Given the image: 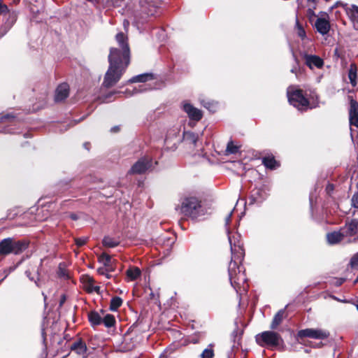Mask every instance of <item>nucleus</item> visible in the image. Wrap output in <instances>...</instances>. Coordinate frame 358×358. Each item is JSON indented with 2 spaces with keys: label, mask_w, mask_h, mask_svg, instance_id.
<instances>
[{
  "label": "nucleus",
  "mask_w": 358,
  "mask_h": 358,
  "mask_svg": "<svg viewBox=\"0 0 358 358\" xmlns=\"http://www.w3.org/2000/svg\"><path fill=\"white\" fill-rule=\"evenodd\" d=\"M285 311L284 309L280 310L274 316L271 324V329H275L281 324L285 317Z\"/></svg>",
  "instance_id": "nucleus-18"
},
{
  "label": "nucleus",
  "mask_w": 358,
  "mask_h": 358,
  "mask_svg": "<svg viewBox=\"0 0 358 358\" xmlns=\"http://www.w3.org/2000/svg\"><path fill=\"white\" fill-rule=\"evenodd\" d=\"M127 277L131 280H134L141 275V271L137 267H131L127 271Z\"/></svg>",
  "instance_id": "nucleus-26"
},
{
  "label": "nucleus",
  "mask_w": 358,
  "mask_h": 358,
  "mask_svg": "<svg viewBox=\"0 0 358 358\" xmlns=\"http://www.w3.org/2000/svg\"><path fill=\"white\" fill-rule=\"evenodd\" d=\"M123 24H124V28L126 29L129 26V22L127 20H124L123 22Z\"/></svg>",
  "instance_id": "nucleus-45"
},
{
  "label": "nucleus",
  "mask_w": 358,
  "mask_h": 358,
  "mask_svg": "<svg viewBox=\"0 0 358 358\" xmlns=\"http://www.w3.org/2000/svg\"><path fill=\"white\" fill-rule=\"evenodd\" d=\"M69 94V87L66 83L59 85L55 91V100L56 102L62 101Z\"/></svg>",
  "instance_id": "nucleus-13"
},
{
  "label": "nucleus",
  "mask_w": 358,
  "mask_h": 358,
  "mask_svg": "<svg viewBox=\"0 0 358 358\" xmlns=\"http://www.w3.org/2000/svg\"><path fill=\"white\" fill-rule=\"evenodd\" d=\"M145 90V88L143 85H141L139 90H134V92L132 93H131L130 94L132 95L134 94H136V93H138V92H143Z\"/></svg>",
  "instance_id": "nucleus-40"
},
{
  "label": "nucleus",
  "mask_w": 358,
  "mask_h": 358,
  "mask_svg": "<svg viewBox=\"0 0 358 358\" xmlns=\"http://www.w3.org/2000/svg\"><path fill=\"white\" fill-rule=\"evenodd\" d=\"M152 168V160L149 158L143 157L136 162L129 170V173L141 174Z\"/></svg>",
  "instance_id": "nucleus-8"
},
{
  "label": "nucleus",
  "mask_w": 358,
  "mask_h": 358,
  "mask_svg": "<svg viewBox=\"0 0 358 358\" xmlns=\"http://www.w3.org/2000/svg\"><path fill=\"white\" fill-rule=\"evenodd\" d=\"M71 350L76 351V353L80 355L84 354L86 351L85 344L80 341L74 343L71 345Z\"/></svg>",
  "instance_id": "nucleus-25"
},
{
  "label": "nucleus",
  "mask_w": 358,
  "mask_h": 358,
  "mask_svg": "<svg viewBox=\"0 0 358 358\" xmlns=\"http://www.w3.org/2000/svg\"><path fill=\"white\" fill-rule=\"evenodd\" d=\"M352 203L355 208H358V192L353 195L352 198Z\"/></svg>",
  "instance_id": "nucleus-35"
},
{
  "label": "nucleus",
  "mask_w": 358,
  "mask_h": 358,
  "mask_svg": "<svg viewBox=\"0 0 358 358\" xmlns=\"http://www.w3.org/2000/svg\"><path fill=\"white\" fill-rule=\"evenodd\" d=\"M343 281H338L339 285H341Z\"/></svg>",
  "instance_id": "nucleus-54"
},
{
  "label": "nucleus",
  "mask_w": 358,
  "mask_h": 358,
  "mask_svg": "<svg viewBox=\"0 0 358 358\" xmlns=\"http://www.w3.org/2000/svg\"><path fill=\"white\" fill-rule=\"evenodd\" d=\"M358 222L356 220H351L342 228V231L345 236H351L355 235L357 231Z\"/></svg>",
  "instance_id": "nucleus-15"
},
{
  "label": "nucleus",
  "mask_w": 358,
  "mask_h": 358,
  "mask_svg": "<svg viewBox=\"0 0 358 358\" xmlns=\"http://www.w3.org/2000/svg\"><path fill=\"white\" fill-rule=\"evenodd\" d=\"M231 252V260L229 266V275L231 285L235 289H240L246 282L244 271L241 268V263L244 257V250L240 234L236 233L228 236Z\"/></svg>",
  "instance_id": "nucleus-2"
},
{
  "label": "nucleus",
  "mask_w": 358,
  "mask_h": 358,
  "mask_svg": "<svg viewBox=\"0 0 358 358\" xmlns=\"http://www.w3.org/2000/svg\"><path fill=\"white\" fill-rule=\"evenodd\" d=\"M177 210L185 217L196 219L203 215L201 201L194 196H185L180 199V204Z\"/></svg>",
  "instance_id": "nucleus-3"
},
{
  "label": "nucleus",
  "mask_w": 358,
  "mask_h": 358,
  "mask_svg": "<svg viewBox=\"0 0 358 358\" xmlns=\"http://www.w3.org/2000/svg\"><path fill=\"white\" fill-rule=\"evenodd\" d=\"M88 318L92 326H96L102 323V317L96 312L89 313Z\"/></svg>",
  "instance_id": "nucleus-20"
},
{
  "label": "nucleus",
  "mask_w": 358,
  "mask_h": 358,
  "mask_svg": "<svg viewBox=\"0 0 358 358\" xmlns=\"http://www.w3.org/2000/svg\"><path fill=\"white\" fill-rule=\"evenodd\" d=\"M116 40L120 48H111L108 56L109 68L106 71L103 85L110 87L120 79L126 68L129 64V48L127 37L122 33L116 35Z\"/></svg>",
  "instance_id": "nucleus-1"
},
{
  "label": "nucleus",
  "mask_w": 358,
  "mask_h": 358,
  "mask_svg": "<svg viewBox=\"0 0 358 358\" xmlns=\"http://www.w3.org/2000/svg\"><path fill=\"white\" fill-rule=\"evenodd\" d=\"M182 108L184 111L187 114L190 120L199 121L201 119V111L199 109L194 107L192 104L189 103H184Z\"/></svg>",
  "instance_id": "nucleus-9"
},
{
  "label": "nucleus",
  "mask_w": 358,
  "mask_h": 358,
  "mask_svg": "<svg viewBox=\"0 0 358 358\" xmlns=\"http://www.w3.org/2000/svg\"><path fill=\"white\" fill-rule=\"evenodd\" d=\"M349 119L351 127H358V102L352 99L350 100Z\"/></svg>",
  "instance_id": "nucleus-11"
},
{
  "label": "nucleus",
  "mask_w": 358,
  "mask_h": 358,
  "mask_svg": "<svg viewBox=\"0 0 358 358\" xmlns=\"http://www.w3.org/2000/svg\"><path fill=\"white\" fill-rule=\"evenodd\" d=\"M333 189H334V185H333L329 184L327 186V191L328 192V193H330V192L333 191Z\"/></svg>",
  "instance_id": "nucleus-44"
},
{
  "label": "nucleus",
  "mask_w": 358,
  "mask_h": 358,
  "mask_svg": "<svg viewBox=\"0 0 358 358\" xmlns=\"http://www.w3.org/2000/svg\"><path fill=\"white\" fill-rule=\"evenodd\" d=\"M87 238H76L75 241H76V243L78 246L80 247V246H83L84 245L86 242H87Z\"/></svg>",
  "instance_id": "nucleus-34"
},
{
  "label": "nucleus",
  "mask_w": 358,
  "mask_h": 358,
  "mask_svg": "<svg viewBox=\"0 0 358 358\" xmlns=\"http://www.w3.org/2000/svg\"><path fill=\"white\" fill-rule=\"evenodd\" d=\"M300 338H311L315 339H324L329 337V333L323 329H306L300 330L298 334Z\"/></svg>",
  "instance_id": "nucleus-7"
},
{
  "label": "nucleus",
  "mask_w": 358,
  "mask_h": 358,
  "mask_svg": "<svg viewBox=\"0 0 358 358\" xmlns=\"http://www.w3.org/2000/svg\"><path fill=\"white\" fill-rule=\"evenodd\" d=\"M57 273L60 278H63L64 279H69L70 278L69 274L64 268V264H59Z\"/></svg>",
  "instance_id": "nucleus-30"
},
{
  "label": "nucleus",
  "mask_w": 358,
  "mask_h": 358,
  "mask_svg": "<svg viewBox=\"0 0 358 358\" xmlns=\"http://www.w3.org/2000/svg\"><path fill=\"white\" fill-rule=\"evenodd\" d=\"M348 78L350 80V83L352 86L355 87L357 85V66L355 63H352L350 65L349 71H348Z\"/></svg>",
  "instance_id": "nucleus-17"
},
{
  "label": "nucleus",
  "mask_w": 358,
  "mask_h": 358,
  "mask_svg": "<svg viewBox=\"0 0 358 358\" xmlns=\"http://www.w3.org/2000/svg\"><path fill=\"white\" fill-rule=\"evenodd\" d=\"M99 262L102 263L106 268L107 270L113 271L112 264H111V257L106 253H103L99 257Z\"/></svg>",
  "instance_id": "nucleus-23"
},
{
  "label": "nucleus",
  "mask_w": 358,
  "mask_h": 358,
  "mask_svg": "<svg viewBox=\"0 0 358 358\" xmlns=\"http://www.w3.org/2000/svg\"><path fill=\"white\" fill-rule=\"evenodd\" d=\"M153 79L152 74L145 73L133 77L129 80L130 83H144Z\"/></svg>",
  "instance_id": "nucleus-19"
},
{
  "label": "nucleus",
  "mask_w": 358,
  "mask_h": 358,
  "mask_svg": "<svg viewBox=\"0 0 358 358\" xmlns=\"http://www.w3.org/2000/svg\"><path fill=\"white\" fill-rule=\"evenodd\" d=\"M184 141L190 145H195L198 141V136L192 132H184Z\"/></svg>",
  "instance_id": "nucleus-21"
},
{
  "label": "nucleus",
  "mask_w": 358,
  "mask_h": 358,
  "mask_svg": "<svg viewBox=\"0 0 358 358\" xmlns=\"http://www.w3.org/2000/svg\"><path fill=\"white\" fill-rule=\"evenodd\" d=\"M122 303V299L119 296L112 298L110 304V309L111 310H116Z\"/></svg>",
  "instance_id": "nucleus-28"
},
{
  "label": "nucleus",
  "mask_w": 358,
  "mask_h": 358,
  "mask_svg": "<svg viewBox=\"0 0 358 358\" xmlns=\"http://www.w3.org/2000/svg\"><path fill=\"white\" fill-rule=\"evenodd\" d=\"M108 268L106 267V268H101L98 269V272L101 275H105L106 271H111L110 270H107Z\"/></svg>",
  "instance_id": "nucleus-41"
},
{
  "label": "nucleus",
  "mask_w": 358,
  "mask_h": 358,
  "mask_svg": "<svg viewBox=\"0 0 358 358\" xmlns=\"http://www.w3.org/2000/svg\"><path fill=\"white\" fill-rule=\"evenodd\" d=\"M315 26L317 31L322 35L327 34L330 29L329 22L325 18H317Z\"/></svg>",
  "instance_id": "nucleus-14"
},
{
  "label": "nucleus",
  "mask_w": 358,
  "mask_h": 358,
  "mask_svg": "<svg viewBox=\"0 0 358 358\" xmlns=\"http://www.w3.org/2000/svg\"><path fill=\"white\" fill-rule=\"evenodd\" d=\"M350 265L352 268H358V252L351 259Z\"/></svg>",
  "instance_id": "nucleus-33"
},
{
  "label": "nucleus",
  "mask_w": 358,
  "mask_h": 358,
  "mask_svg": "<svg viewBox=\"0 0 358 358\" xmlns=\"http://www.w3.org/2000/svg\"><path fill=\"white\" fill-rule=\"evenodd\" d=\"M356 307H357V310H358V305H357V306H356Z\"/></svg>",
  "instance_id": "nucleus-55"
},
{
  "label": "nucleus",
  "mask_w": 358,
  "mask_h": 358,
  "mask_svg": "<svg viewBox=\"0 0 358 358\" xmlns=\"http://www.w3.org/2000/svg\"><path fill=\"white\" fill-rule=\"evenodd\" d=\"M357 187H358V182H357Z\"/></svg>",
  "instance_id": "nucleus-56"
},
{
  "label": "nucleus",
  "mask_w": 358,
  "mask_h": 358,
  "mask_svg": "<svg viewBox=\"0 0 358 358\" xmlns=\"http://www.w3.org/2000/svg\"><path fill=\"white\" fill-rule=\"evenodd\" d=\"M296 27L299 36H300L301 38H304L306 36V31L302 26L299 24L298 20H296Z\"/></svg>",
  "instance_id": "nucleus-32"
},
{
  "label": "nucleus",
  "mask_w": 358,
  "mask_h": 358,
  "mask_svg": "<svg viewBox=\"0 0 358 358\" xmlns=\"http://www.w3.org/2000/svg\"><path fill=\"white\" fill-rule=\"evenodd\" d=\"M256 341L261 346H278L283 342L280 335L272 331H266L257 334Z\"/></svg>",
  "instance_id": "nucleus-5"
},
{
  "label": "nucleus",
  "mask_w": 358,
  "mask_h": 358,
  "mask_svg": "<svg viewBox=\"0 0 358 358\" xmlns=\"http://www.w3.org/2000/svg\"><path fill=\"white\" fill-rule=\"evenodd\" d=\"M233 337H234V344L233 345L234 348L236 347V340L237 339V346L239 345V341H240V338L238 337L237 336V333L236 332H234L233 334H232Z\"/></svg>",
  "instance_id": "nucleus-37"
},
{
  "label": "nucleus",
  "mask_w": 358,
  "mask_h": 358,
  "mask_svg": "<svg viewBox=\"0 0 358 358\" xmlns=\"http://www.w3.org/2000/svg\"><path fill=\"white\" fill-rule=\"evenodd\" d=\"M26 274L29 278V271H26Z\"/></svg>",
  "instance_id": "nucleus-49"
},
{
  "label": "nucleus",
  "mask_w": 358,
  "mask_h": 358,
  "mask_svg": "<svg viewBox=\"0 0 358 358\" xmlns=\"http://www.w3.org/2000/svg\"><path fill=\"white\" fill-rule=\"evenodd\" d=\"M262 162L266 167L271 169H274L279 166L275 159L272 157H264Z\"/></svg>",
  "instance_id": "nucleus-24"
},
{
  "label": "nucleus",
  "mask_w": 358,
  "mask_h": 358,
  "mask_svg": "<svg viewBox=\"0 0 358 358\" xmlns=\"http://www.w3.org/2000/svg\"><path fill=\"white\" fill-rule=\"evenodd\" d=\"M345 10L354 27L358 29V6L355 4L345 6Z\"/></svg>",
  "instance_id": "nucleus-12"
},
{
  "label": "nucleus",
  "mask_w": 358,
  "mask_h": 358,
  "mask_svg": "<svg viewBox=\"0 0 358 358\" xmlns=\"http://www.w3.org/2000/svg\"><path fill=\"white\" fill-rule=\"evenodd\" d=\"M204 106H205L206 108H210V106H207V105L204 104Z\"/></svg>",
  "instance_id": "nucleus-51"
},
{
  "label": "nucleus",
  "mask_w": 358,
  "mask_h": 358,
  "mask_svg": "<svg viewBox=\"0 0 358 358\" xmlns=\"http://www.w3.org/2000/svg\"><path fill=\"white\" fill-rule=\"evenodd\" d=\"M306 64L311 69L314 67L320 69L324 64L323 60L318 56L308 55L306 53L303 55Z\"/></svg>",
  "instance_id": "nucleus-10"
},
{
  "label": "nucleus",
  "mask_w": 358,
  "mask_h": 358,
  "mask_svg": "<svg viewBox=\"0 0 358 358\" xmlns=\"http://www.w3.org/2000/svg\"><path fill=\"white\" fill-rule=\"evenodd\" d=\"M287 97L289 103L299 110H305L308 106V101L303 96L301 90L290 87L287 90Z\"/></svg>",
  "instance_id": "nucleus-6"
},
{
  "label": "nucleus",
  "mask_w": 358,
  "mask_h": 358,
  "mask_svg": "<svg viewBox=\"0 0 358 358\" xmlns=\"http://www.w3.org/2000/svg\"><path fill=\"white\" fill-rule=\"evenodd\" d=\"M292 71V73H294V72H295V70L293 69H292V71Z\"/></svg>",
  "instance_id": "nucleus-53"
},
{
  "label": "nucleus",
  "mask_w": 358,
  "mask_h": 358,
  "mask_svg": "<svg viewBox=\"0 0 358 358\" xmlns=\"http://www.w3.org/2000/svg\"><path fill=\"white\" fill-rule=\"evenodd\" d=\"M8 10V7L0 1V13H7Z\"/></svg>",
  "instance_id": "nucleus-36"
},
{
  "label": "nucleus",
  "mask_w": 358,
  "mask_h": 358,
  "mask_svg": "<svg viewBox=\"0 0 358 358\" xmlns=\"http://www.w3.org/2000/svg\"><path fill=\"white\" fill-rule=\"evenodd\" d=\"M88 280H89V282H90V286H91V285H92V283L93 282V279H92V278H89ZM99 287H96H96H93V286H92V287H90V290H91V291L98 292V291H99Z\"/></svg>",
  "instance_id": "nucleus-38"
},
{
  "label": "nucleus",
  "mask_w": 358,
  "mask_h": 358,
  "mask_svg": "<svg viewBox=\"0 0 358 358\" xmlns=\"http://www.w3.org/2000/svg\"><path fill=\"white\" fill-rule=\"evenodd\" d=\"M226 151L229 154H235L238 151V147L235 145L232 142H230L227 145Z\"/></svg>",
  "instance_id": "nucleus-31"
},
{
  "label": "nucleus",
  "mask_w": 358,
  "mask_h": 358,
  "mask_svg": "<svg viewBox=\"0 0 358 358\" xmlns=\"http://www.w3.org/2000/svg\"><path fill=\"white\" fill-rule=\"evenodd\" d=\"M66 300L65 296H63L61 301H60V306H62Z\"/></svg>",
  "instance_id": "nucleus-46"
},
{
  "label": "nucleus",
  "mask_w": 358,
  "mask_h": 358,
  "mask_svg": "<svg viewBox=\"0 0 358 358\" xmlns=\"http://www.w3.org/2000/svg\"><path fill=\"white\" fill-rule=\"evenodd\" d=\"M102 322L106 327H111L115 324V320L113 315L107 314L102 317Z\"/></svg>",
  "instance_id": "nucleus-27"
},
{
  "label": "nucleus",
  "mask_w": 358,
  "mask_h": 358,
  "mask_svg": "<svg viewBox=\"0 0 358 358\" xmlns=\"http://www.w3.org/2000/svg\"><path fill=\"white\" fill-rule=\"evenodd\" d=\"M357 282H358V277L357 278V279L355 281V283H357Z\"/></svg>",
  "instance_id": "nucleus-52"
},
{
  "label": "nucleus",
  "mask_w": 358,
  "mask_h": 358,
  "mask_svg": "<svg viewBox=\"0 0 358 358\" xmlns=\"http://www.w3.org/2000/svg\"><path fill=\"white\" fill-rule=\"evenodd\" d=\"M213 357L214 351L211 345L206 348L201 355V358H213Z\"/></svg>",
  "instance_id": "nucleus-29"
},
{
  "label": "nucleus",
  "mask_w": 358,
  "mask_h": 358,
  "mask_svg": "<svg viewBox=\"0 0 358 358\" xmlns=\"http://www.w3.org/2000/svg\"><path fill=\"white\" fill-rule=\"evenodd\" d=\"M120 131V127L119 126H115L110 129L111 132H117Z\"/></svg>",
  "instance_id": "nucleus-43"
},
{
  "label": "nucleus",
  "mask_w": 358,
  "mask_h": 358,
  "mask_svg": "<svg viewBox=\"0 0 358 358\" xmlns=\"http://www.w3.org/2000/svg\"><path fill=\"white\" fill-rule=\"evenodd\" d=\"M308 15L310 18H311L312 17H315V14L313 10L311 9V8H309L308 10Z\"/></svg>",
  "instance_id": "nucleus-42"
},
{
  "label": "nucleus",
  "mask_w": 358,
  "mask_h": 358,
  "mask_svg": "<svg viewBox=\"0 0 358 358\" xmlns=\"http://www.w3.org/2000/svg\"><path fill=\"white\" fill-rule=\"evenodd\" d=\"M27 247V245L25 242L15 241L10 238H5L0 243V255L19 254L24 250Z\"/></svg>",
  "instance_id": "nucleus-4"
},
{
  "label": "nucleus",
  "mask_w": 358,
  "mask_h": 358,
  "mask_svg": "<svg viewBox=\"0 0 358 358\" xmlns=\"http://www.w3.org/2000/svg\"><path fill=\"white\" fill-rule=\"evenodd\" d=\"M232 213H233V211H231L228 215L227 216L225 217V224L226 225H228L230 222H231V216H232Z\"/></svg>",
  "instance_id": "nucleus-39"
},
{
  "label": "nucleus",
  "mask_w": 358,
  "mask_h": 358,
  "mask_svg": "<svg viewBox=\"0 0 358 358\" xmlns=\"http://www.w3.org/2000/svg\"><path fill=\"white\" fill-rule=\"evenodd\" d=\"M102 243L106 247L115 248L119 245L120 241L114 238L106 236L103 238Z\"/></svg>",
  "instance_id": "nucleus-22"
},
{
  "label": "nucleus",
  "mask_w": 358,
  "mask_h": 358,
  "mask_svg": "<svg viewBox=\"0 0 358 358\" xmlns=\"http://www.w3.org/2000/svg\"><path fill=\"white\" fill-rule=\"evenodd\" d=\"M308 1L315 3L316 0H308Z\"/></svg>",
  "instance_id": "nucleus-50"
},
{
  "label": "nucleus",
  "mask_w": 358,
  "mask_h": 358,
  "mask_svg": "<svg viewBox=\"0 0 358 358\" xmlns=\"http://www.w3.org/2000/svg\"><path fill=\"white\" fill-rule=\"evenodd\" d=\"M87 145H88V143H85L84 144V146L88 150L89 148H87Z\"/></svg>",
  "instance_id": "nucleus-47"
},
{
  "label": "nucleus",
  "mask_w": 358,
  "mask_h": 358,
  "mask_svg": "<svg viewBox=\"0 0 358 358\" xmlns=\"http://www.w3.org/2000/svg\"><path fill=\"white\" fill-rule=\"evenodd\" d=\"M71 217H72V219H73V220H76V215H72V216H71Z\"/></svg>",
  "instance_id": "nucleus-48"
},
{
  "label": "nucleus",
  "mask_w": 358,
  "mask_h": 358,
  "mask_svg": "<svg viewBox=\"0 0 358 358\" xmlns=\"http://www.w3.org/2000/svg\"><path fill=\"white\" fill-rule=\"evenodd\" d=\"M344 237L345 235L342 229L338 231H333L331 233H329L327 235V241L331 245L338 243L343 240Z\"/></svg>",
  "instance_id": "nucleus-16"
}]
</instances>
